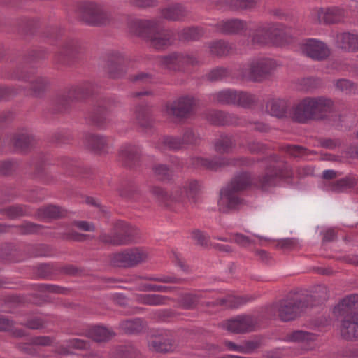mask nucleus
Wrapping results in <instances>:
<instances>
[{"label":"nucleus","mask_w":358,"mask_h":358,"mask_svg":"<svg viewBox=\"0 0 358 358\" xmlns=\"http://www.w3.org/2000/svg\"><path fill=\"white\" fill-rule=\"evenodd\" d=\"M236 96L234 105L243 108L250 107L256 101L254 95L243 91H236Z\"/></svg>","instance_id":"72a5a7b5"},{"label":"nucleus","mask_w":358,"mask_h":358,"mask_svg":"<svg viewBox=\"0 0 358 358\" xmlns=\"http://www.w3.org/2000/svg\"><path fill=\"white\" fill-rule=\"evenodd\" d=\"M236 90H224L212 94V99L214 102L227 104L234 105L236 100Z\"/></svg>","instance_id":"393cba45"},{"label":"nucleus","mask_w":358,"mask_h":358,"mask_svg":"<svg viewBox=\"0 0 358 358\" xmlns=\"http://www.w3.org/2000/svg\"><path fill=\"white\" fill-rule=\"evenodd\" d=\"M358 185V177L355 175H348L334 182L331 186V190L341 192L353 188Z\"/></svg>","instance_id":"b1692460"},{"label":"nucleus","mask_w":358,"mask_h":358,"mask_svg":"<svg viewBox=\"0 0 358 358\" xmlns=\"http://www.w3.org/2000/svg\"><path fill=\"white\" fill-rule=\"evenodd\" d=\"M86 144L96 152H102L107 145V140L103 136L90 134L86 137Z\"/></svg>","instance_id":"c756f323"},{"label":"nucleus","mask_w":358,"mask_h":358,"mask_svg":"<svg viewBox=\"0 0 358 358\" xmlns=\"http://www.w3.org/2000/svg\"><path fill=\"white\" fill-rule=\"evenodd\" d=\"M161 16L168 20H181L187 15V10L179 3H173L162 8Z\"/></svg>","instance_id":"4be33fe9"},{"label":"nucleus","mask_w":358,"mask_h":358,"mask_svg":"<svg viewBox=\"0 0 358 358\" xmlns=\"http://www.w3.org/2000/svg\"><path fill=\"white\" fill-rule=\"evenodd\" d=\"M194 99L189 96L180 97L166 107L169 115L183 117L189 115L193 109Z\"/></svg>","instance_id":"2eb2a0df"},{"label":"nucleus","mask_w":358,"mask_h":358,"mask_svg":"<svg viewBox=\"0 0 358 358\" xmlns=\"http://www.w3.org/2000/svg\"><path fill=\"white\" fill-rule=\"evenodd\" d=\"M233 147L231 137L227 135L221 136L214 143L215 150L220 153H227L232 150Z\"/></svg>","instance_id":"7c9ffc66"},{"label":"nucleus","mask_w":358,"mask_h":358,"mask_svg":"<svg viewBox=\"0 0 358 358\" xmlns=\"http://www.w3.org/2000/svg\"><path fill=\"white\" fill-rule=\"evenodd\" d=\"M245 26V23L241 20H230L217 23L215 31L222 34H234L243 29Z\"/></svg>","instance_id":"5701e85b"},{"label":"nucleus","mask_w":358,"mask_h":358,"mask_svg":"<svg viewBox=\"0 0 358 358\" xmlns=\"http://www.w3.org/2000/svg\"><path fill=\"white\" fill-rule=\"evenodd\" d=\"M14 164L10 162H0V173L6 175L8 174L13 169Z\"/></svg>","instance_id":"13d9d810"},{"label":"nucleus","mask_w":358,"mask_h":358,"mask_svg":"<svg viewBox=\"0 0 358 358\" xmlns=\"http://www.w3.org/2000/svg\"><path fill=\"white\" fill-rule=\"evenodd\" d=\"M199 189V185L196 181H191L183 187V190L180 189V192L177 190L170 196V198L174 201H180L183 197L187 196L189 199L194 198L196 194ZM152 193L160 201H168L169 196L160 187H154L152 189Z\"/></svg>","instance_id":"1a4fd4ad"},{"label":"nucleus","mask_w":358,"mask_h":358,"mask_svg":"<svg viewBox=\"0 0 358 358\" xmlns=\"http://www.w3.org/2000/svg\"><path fill=\"white\" fill-rule=\"evenodd\" d=\"M285 166L283 162H271L267 166L265 174L260 178V185L262 189L275 186L279 179L285 176L282 172Z\"/></svg>","instance_id":"ddd939ff"},{"label":"nucleus","mask_w":358,"mask_h":358,"mask_svg":"<svg viewBox=\"0 0 358 358\" xmlns=\"http://www.w3.org/2000/svg\"><path fill=\"white\" fill-rule=\"evenodd\" d=\"M138 149L135 146L127 145L123 146L120 152V157L127 164L128 162L137 158Z\"/></svg>","instance_id":"58836bf2"},{"label":"nucleus","mask_w":358,"mask_h":358,"mask_svg":"<svg viewBox=\"0 0 358 358\" xmlns=\"http://www.w3.org/2000/svg\"><path fill=\"white\" fill-rule=\"evenodd\" d=\"M336 46L348 52H358V34L350 32H342L336 35Z\"/></svg>","instance_id":"f3484780"},{"label":"nucleus","mask_w":358,"mask_h":358,"mask_svg":"<svg viewBox=\"0 0 358 358\" xmlns=\"http://www.w3.org/2000/svg\"><path fill=\"white\" fill-rule=\"evenodd\" d=\"M160 62L165 68L171 70H179L184 63L193 64L194 58L189 55L172 53L161 58Z\"/></svg>","instance_id":"6ab92c4d"},{"label":"nucleus","mask_w":358,"mask_h":358,"mask_svg":"<svg viewBox=\"0 0 358 358\" xmlns=\"http://www.w3.org/2000/svg\"><path fill=\"white\" fill-rule=\"evenodd\" d=\"M82 20L86 23L99 26L108 22V15L97 4L89 2L82 7Z\"/></svg>","instance_id":"9d476101"},{"label":"nucleus","mask_w":358,"mask_h":358,"mask_svg":"<svg viewBox=\"0 0 358 358\" xmlns=\"http://www.w3.org/2000/svg\"><path fill=\"white\" fill-rule=\"evenodd\" d=\"M183 140L187 143L194 144L197 142V136L192 130H189L184 134Z\"/></svg>","instance_id":"680f3d73"},{"label":"nucleus","mask_w":358,"mask_h":358,"mask_svg":"<svg viewBox=\"0 0 358 358\" xmlns=\"http://www.w3.org/2000/svg\"><path fill=\"white\" fill-rule=\"evenodd\" d=\"M148 255L143 250L133 248L113 255V263L118 267H129L144 262Z\"/></svg>","instance_id":"6e6552de"},{"label":"nucleus","mask_w":358,"mask_h":358,"mask_svg":"<svg viewBox=\"0 0 358 358\" xmlns=\"http://www.w3.org/2000/svg\"><path fill=\"white\" fill-rule=\"evenodd\" d=\"M64 215L65 211L56 206H48L38 211V216L42 219L59 218Z\"/></svg>","instance_id":"c85d7f7f"},{"label":"nucleus","mask_w":358,"mask_h":358,"mask_svg":"<svg viewBox=\"0 0 358 358\" xmlns=\"http://www.w3.org/2000/svg\"><path fill=\"white\" fill-rule=\"evenodd\" d=\"M7 215L11 219L17 218L24 215V211L20 206H11L6 210Z\"/></svg>","instance_id":"864d4df0"},{"label":"nucleus","mask_w":358,"mask_h":358,"mask_svg":"<svg viewBox=\"0 0 358 358\" xmlns=\"http://www.w3.org/2000/svg\"><path fill=\"white\" fill-rule=\"evenodd\" d=\"M122 329L127 334H134L141 330L140 320H127L121 324Z\"/></svg>","instance_id":"ea45409f"},{"label":"nucleus","mask_w":358,"mask_h":358,"mask_svg":"<svg viewBox=\"0 0 358 358\" xmlns=\"http://www.w3.org/2000/svg\"><path fill=\"white\" fill-rule=\"evenodd\" d=\"M258 0H231V4L236 10H248L254 8Z\"/></svg>","instance_id":"79ce46f5"},{"label":"nucleus","mask_w":358,"mask_h":358,"mask_svg":"<svg viewBox=\"0 0 358 358\" xmlns=\"http://www.w3.org/2000/svg\"><path fill=\"white\" fill-rule=\"evenodd\" d=\"M255 320L250 315H238L227 320L223 324L227 331L236 334L252 331L255 329Z\"/></svg>","instance_id":"f8f14e48"},{"label":"nucleus","mask_w":358,"mask_h":358,"mask_svg":"<svg viewBox=\"0 0 358 358\" xmlns=\"http://www.w3.org/2000/svg\"><path fill=\"white\" fill-rule=\"evenodd\" d=\"M266 110L271 116L284 118L287 114L288 104L285 99H272L266 103Z\"/></svg>","instance_id":"412c9836"},{"label":"nucleus","mask_w":358,"mask_h":358,"mask_svg":"<svg viewBox=\"0 0 358 358\" xmlns=\"http://www.w3.org/2000/svg\"><path fill=\"white\" fill-rule=\"evenodd\" d=\"M315 120L324 119L333 110L334 102L331 99L318 96L313 98Z\"/></svg>","instance_id":"aec40b11"},{"label":"nucleus","mask_w":358,"mask_h":358,"mask_svg":"<svg viewBox=\"0 0 358 358\" xmlns=\"http://www.w3.org/2000/svg\"><path fill=\"white\" fill-rule=\"evenodd\" d=\"M90 337L96 342L108 341L113 336L112 332L104 327H95L90 331Z\"/></svg>","instance_id":"473e14b6"},{"label":"nucleus","mask_w":358,"mask_h":358,"mask_svg":"<svg viewBox=\"0 0 358 358\" xmlns=\"http://www.w3.org/2000/svg\"><path fill=\"white\" fill-rule=\"evenodd\" d=\"M52 343V338H50L49 336H38V337L34 338L32 339L31 344L28 345L25 349L31 350V349L34 348V346H37V345L46 346V345H50Z\"/></svg>","instance_id":"c03bdc74"},{"label":"nucleus","mask_w":358,"mask_h":358,"mask_svg":"<svg viewBox=\"0 0 358 358\" xmlns=\"http://www.w3.org/2000/svg\"><path fill=\"white\" fill-rule=\"evenodd\" d=\"M39 226L33 223H26L22 226V230L24 233L30 234L38 231Z\"/></svg>","instance_id":"0e129e2a"},{"label":"nucleus","mask_w":358,"mask_h":358,"mask_svg":"<svg viewBox=\"0 0 358 358\" xmlns=\"http://www.w3.org/2000/svg\"><path fill=\"white\" fill-rule=\"evenodd\" d=\"M232 241L242 247H247L253 243V240L242 234L236 233L231 234Z\"/></svg>","instance_id":"49530a36"},{"label":"nucleus","mask_w":358,"mask_h":358,"mask_svg":"<svg viewBox=\"0 0 358 358\" xmlns=\"http://www.w3.org/2000/svg\"><path fill=\"white\" fill-rule=\"evenodd\" d=\"M77 227L80 229L85 231H92L94 230V226L88 222L86 221H80L76 223Z\"/></svg>","instance_id":"bf43d9fd"},{"label":"nucleus","mask_w":358,"mask_h":358,"mask_svg":"<svg viewBox=\"0 0 358 358\" xmlns=\"http://www.w3.org/2000/svg\"><path fill=\"white\" fill-rule=\"evenodd\" d=\"M129 1L134 6L141 8L153 7L157 4V0H129Z\"/></svg>","instance_id":"3c124183"},{"label":"nucleus","mask_w":358,"mask_h":358,"mask_svg":"<svg viewBox=\"0 0 358 358\" xmlns=\"http://www.w3.org/2000/svg\"><path fill=\"white\" fill-rule=\"evenodd\" d=\"M245 301L241 297L229 296L225 299H222L220 301L221 304H224L229 308H237L239 306L243 304Z\"/></svg>","instance_id":"a18cd8bd"},{"label":"nucleus","mask_w":358,"mask_h":358,"mask_svg":"<svg viewBox=\"0 0 358 358\" xmlns=\"http://www.w3.org/2000/svg\"><path fill=\"white\" fill-rule=\"evenodd\" d=\"M316 338L315 334L304 331H294L289 336L290 341L301 343H309L315 341Z\"/></svg>","instance_id":"4c0bfd02"},{"label":"nucleus","mask_w":358,"mask_h":358,"mask_svg":"<svg viewBox=\"0 0 358 358\" xmlns=\"http://www.w3.org/2000/svg\"><path fill=\"white\" fill-rule=\"evenodd\" d=\"M173 343H172L170 338H155L154 341H152L149 344V348L159 352H166L173 350Z\"/></svg>","instance_id":"bb28decb"},{"label":"nucleus","mask_w":358,"mask_h":358,"mask_svg":"<svg viewBox=\"0 0 358 358\" xmlns=\"http://www.w3.org/2000/svg\"><path fill=\"white\" fill-rule=\"evenodd\" d=\"M303 148L300 146L290 145L288 147V152L294 157H299L303 153Z\"/></svg>","instance_id":"69168bd1"},{"label":"nucleus","mask_w":358,"mask_h":358,"mask_svg":"<svg viewBox=\"0 0 358 358\" xmlns=\"http://www.w3.org/2000/svg\"><path fill=\"white\" fill-rule=\"evenodd\" d=\"M168 300V297L159 294H141L137 296L139 303L149 306L164 305Z\"/></svg>","instance_id":"a878e982"},{"label":"nucleus","mask_w":358,"mask_h":358,"mask_svg":"<svg viewBox=\"0 0 358 358\" xmlns=\"http://www.w3.org/2000/svg\"><path fill=\"white\" fill-rule=\"evenodd\" d=\"M358 295L352 294L341 300L334 308L336 317H344L341 334L347 340L358 338Z\"/></svg>","instance_id":"f257e3e1"},{"label":"nucleus","mask_w":358,"mask_h":358,"mask_svg":"<svg viewBox=\"0 0 358 358\" xmlns=\"http://www.w3.org/2000/svg\"><path fill=\"white\" fill-rule=\"evenodd\" d=\"M301 52L313 60L322 61L330 55V50L322 41L315 38H307L299 44Z\"/></svg>","instance_id":"0eeeda50"},{"label":"nucleus","mask_w":358,"mask_h":358,"mask_svg":"<svg viewBox=\"0 0 358 358\" xmlns=\"http://www.w3.org/2000/svg\"><path fill=\"white\" fill-rule=\"evenodd\" d=\"M204 32L199 27H189L183 29L179 35L181 41H194L199 39L203 35Z\"/></svg>","instance_id":"c9c22d12"},{"label":"nucleus","mask_w":358,"mask_h":358,"mask_svg":"<svg viewBox=\"0 0 358 358\" xmlns=\"http://www.w3.org/2000/svg\"><path fill=\"white\" fill-rule=\"evenodd\" d=\"M270 126L264 122H255L253 123V129L260 132H267L270 130Z\"/></svg>","instance_id":"338daca9"},{"label":"nucleus","mask_w":358,"mask_h":358,"mask_svg":"<svg viewBox=\"0 0 358 358\" xmlns=\"http://www.w3.org/2000/svg\"><path fill=\"white\" fill-rule=\"evenodd\" d=\"M278 66L276 62L269 58H257L242 69L243 79L261 81L271 74Z\"/></svg>","instance_id":"39448f33"},{"label":"nucleus","mask_w":358,"mask_h":358,"mask_svg":"<svg viewBox=\"0 0 358 358\" xmlns=\"http://www.w3.org/2000/svg\"><path fill=\"white\" fill-rule=\"evenodd\" d=\"M292 119L299 123H306L315 119L313 100L307 97L294 105L291 111Z\"/></svg>","instance_id":"9b49d317"},{"label":"nucleus","mask_w":358,"mask_h":358,"mask_svg":"<svg viewBox=\"0 0 358 358\" xmlns=\"http://www.w3.org/2000/svg\"><path fill=\"white\" fill-rule=\"evenodd\" d=\"M26 326L29 329H38L43 327V324L42 321L40 319L34 318V319L29 320L27 322Z\"/></svg>","instance_id":"052dcab7"},{"label":"nucleus","mask_w":358,"mask_h":358,"mask_svg":"<svg viewBox=\"0 0 358 358\" xmlns=\"http://www.w3.org/2000/svg\"><path fill=\"white\" fill-rule=\"evenodd\" d=\"M192 238L202 246L208 245V237L200 231H194L192 234Z\"/></svg>","instance_id":"5fc2aeb1"},{"label":"nucleus","mask_w":358,"mask_h":358,"mask_svg":"<svg viewBox=\"0 0 358 358\" xmlns=\"http://www.w3.org/2000/svg\"><path fill=\"white\" fill-rule=\"evenodd\" d=\"M334 86L336 90L343 92L345 94H355L357 92V86L352 81L348 79H338Z\"/></svg>","instance_id":"2f4dec72"},{"label":"nucleus","mask_w":358,"mask_h":358,"mask_svg":"<svg viewBox=\"0 0 358 358\" xmlns=\"http://www.w3.org/2000/svg\"><path fill=\"white\" fill-rule=\"evenodd\" d=\"M313 17L320 23L333 24L344 19L345 10L339 7L320 8L313 10Z\"/></svg>","instance_id":"4468645a"},{"label":"nucleus","mask_w":358,"mask_h":358,"mask_svg":"<svg viewBox=\"0 0 358 358\" xmlns=\"http://www.w3.org/2000/svg\"><path fill=\"white\" fill-rule=\"evenodd\" d=\"M155 173L158 179L164 180L169 179L171 171L165 165L157 166L154 169Z\"/></svg>","instance_id":"09e8293b"},{"label":"nucleus","mask_w":358,"mask_h":358,"mask_svg":"<svg viewBox=\"0 0 358 358\" xmlns=\"http://www.w3.org/2000/svg\"><path fill=\"white\" fill-rule=\"evenodd\" d=\"M66 346L70 349H86L89 343L86 340L73 338L66 342Z\"/></svg>","instance_id":"de8ad7c7"},{"label":"nucleus","mask_w":358,"mask_h":358,"mask_svg":"<svg viewBox=\"0 0 358 358\" xmlns=\"http://www.w3.org/2000/svg\"><path fill=\"white\" fill-rule=\"evenodd\" d=\"M150 279L157 282L164 283H177L179 281L176 278L172 276H162L157 278H151Z\"/></svg>","instance_id":"e2e57ef3"},{"label":"nucleus","mask_w":358,"mask_h":358,"mask_svg":"<svg viewBox=\"0 0 358 358\" xmlns=\"http://www.w3.org/2000/svg\"><path fill=\"white\" fill-rule=\"evenodd\" d=\"M250 184V177L245 173L235 177L227 187L220 191V196L218 200L219 210L223 213H228L237 208L241 204V200L236 193L245 189Z\"/></svg>","instance_id":"7ed1b4c3"},{"label":"nucleus","mask_w":358,"mask_h":358,"mask_svg":"<svg viewBox=\"0 0 358 358\" xmlns=\"http://www.w3.org/2000/svg\"><path fill=\"white\" fill-rule=\"evenodd\" d=\"M224 344L229 350L244 354H250L259 347V343L256 341H248L243 345H238L231 341H226Z\"/></svg>","instance_id":"cd10ccee"},{"label":"nucleus","mask_w":358,"mask_h":358,"mask_svg":"<svg viewBox=\"0 0 358 358\" xmlns=\"http://www.w3.org/2000/svg\"><path fill=\"white\" fill-rule=\"evenodd\" d=\"M215 119L212 122L215 124H240L234 115L226 114L223 112L218 111L214 113Z\"/></svg>","instance_id":"e433bc0d"},{"label":"nucleus","mask_w":358,"mask_h":358,"mask_svg":"<svg viewBox=\"0 0 358 358\" xmlns=\"http://www.w3.org/2000/svg\"><path fill=\"white\" fill-rule=\"evenodd\" d=\"M166 145L172 150H178L182 148L181 142L179 139L169 137L165 140Z\"/></svg>","instance_id":"6e6d98bb"},{"label":"nucleus","mask_w":358,"mask_h":358,"mask_svg":"<svg viewBox=\"0 0 358 358\" xmlns=\"http://www.w3.org/2000/svg\"><path fill=\"white\" fill-rule=\"evenodd\" d=\"M285 31L283 26L276 24H266L259 27L253 35L252 41L255 44L273 43L282 45L285 43Z\"/></svg>","instance_id":"423d86ee"},{"label":"nucleus","mask_w":358,"mask_h":358,"mask_svg":"<svg viewBox=\"0 0 358 358\" xmlns=\"http://www.w3.org/2000/svg\"><path fill=\"white\" fill-rule=\"evenodd\" d=\"M346 156L358 160V146H350L346 152Z\"/></svg>","instance_id":"774afa93"},{"label":"nucleus","mask_w":358,"mask_h":358,"mask_svg":"<svg viewBox=\"0 0 358 358\" xmlns=\"http://www.w3.org/2000/svg\"><path fill=\"white\" fill-rule=\"evenodd\" d=\"M308 306L306 298L294 294L287 296L276 303L275 310L280 320L288 322L299 316L303 308Z\"/></svg>","instance_id":"20e7f679"},{"label":"nucleus","mask_w":358,"mask_h":358,"mask_svg":"<svg viewBox=\"0 0 358 358\" xmlns=\"http://www.w3.org/2000/svg\"><path fill=\"white\" fill-rule=\"evenodd\" d=\"M113 357L115 358H129V350L126 347H118L114 350Z\"/></svg>","instance_id":"4d7b16f0"},{"label":"nucleus","mask_w":358,"mask_h":358,"mask_svg":"<svg viewBox=\"0 0 358 358\" xmlns=\"http://www.w3.org/2000/svg\"><path fill=\"white\" fill-rule=\"evenodd\" d=\"M296 245V241L294 238H285L280 240L278 246L284 250H292Z\"/></svg>","instance_id":"603ef678"},{"label":"nucleus","mask_w":358,"mask_h":358,"mask_svg":"<svg viewBox=\"0 0 358 358\" xmlns=\"http://www.w3.org/2000/svg\"><path fill=\"white\" fill-rule=\"evenodd\" d=\"M194 164L197 166H204L212 170H217L218 169L229 165L241 166L246 165L248 162L245 159H221L218 161H212L208 159L197 157L194 159Z\"/></svg>","instance_id":"dca6fc26"},{"label":"nucleus","mask_w":358,"mask_h":358,"mask_svg":"<svg viewBox=\"0 0 358 358\" xmlns=\"http://www.w3.org/2000/svg\"><path fill=\"white\" fill-rule=\"evenodd\" d=\"M31 142V139L27 134H22L14 139L13 145L17 149L24 151L29 146Z\"/></svg>","instance_id":"37998d69"},{"label":"nucleus","mask_w":358,"mask_h":358,"mask_svg":"<svg viewBox=\"0 0 358 358\" xmlns=\"http://www.w3.org/2000/svg\"><path fill=\"white\" fill-rule=\"evenodd\" d=\"M131 31L147 38L156 49H163L171 43V36L168 31H157V22L154 20H136L131 22Z\"/></svg>","instance_id":"f03ea898"},{"label":"nucleus","mask_w":358,"mask_h":358,"mask_svg":"<svg viewBox=\"0 0 358 358\" xmlns=\"http://www.w3.org/2000/svg\"><path fill=\"white\" fill-rule=\"evenodd\" d=\"M227 70L223 68H217L212 70L208 74V79L211 81H215L223 78L227 75Z\"/></svg>","instance_id":"8fccbe9b"},{"label":"nucleus","mask_w":358,"mask_h":358,"mask_svg":"<svg viewBox=\"0 0 358 358\" xmlns=\"http://www.w3.org/2000/svg\"><path fill=\"white\" fill-rule=\"evenodd\" d=\"M208 48L211 54L220 57L228 55L231 50L229 44L223 41H214L209 44Z\"/></svg>","instance_id":"f704fd0d"},{"label":"nucleus","mask_w":358,"mask_h":358,"mask_svg":"<svg viewBox=\"0 0 358 358\" xmlns=\"http://www.w3.org/2000/svg\"><path fill=\"white\" fill-rule=\"evenodd\" d=\"M199 302V298L195 294H185L180 300V306L185 309L193 308Z\"/></svg>","instance_id":"a19ab883"},{"label":"nucleus","mask_w":358,"mask_h":358,"mask_svg":"<svg viewBox=\"0 0 358 358\" xmlns=\"http://www.w3.org/2000/svg\"><path fill=\"white\" fill-rule=\"evenodd\" d=\"M101 240L106 243L119 245L127 244L133 241V237L131 229L126 227L118 232H114L110 234H103L101 236Z\"/></svg>","instance_id":"a211bd4d"}]
</instances>
